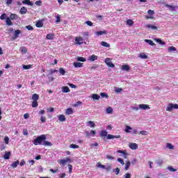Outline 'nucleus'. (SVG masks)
<instances>
[{
    "instance_id": "nucleus-17",
    "label": "nucleus",
    "mask_w": 178,
    "mask_h": 178,
    "mask_svg": "<svg viewBox=\"0 0 178 178\" xmlns=\"http://www.w3.org/2000/svg\"><path fill=\"white\" fill-rule=\"evenodd\" d=\"M122 70H124V72H129V70H130V66L124 65L122 66Z\"/></svg>"
},
{
    "instance_id": "nucleus-30",
    "label": "nucleus",
    "mask_w": 178,
    "mask_h": 178,
    "mask_svg": "<svg viewBox=\"0 0 178 178\" xmlns=\"http://www.w3.org/2000/svg\"><path fill=\"white\" fill-rule=\"evenodd\" d=\"M91 97H92V99H96V100H98V99H99V98H101V97L99 95H98L97 94H92Z\"/></svg>"
},
{
    "instance_id": "nucleus-28",
    "label": "nucleus",
    "mask_w": 178,
    "mask_h": 178,
    "mask_svg": "<svg viewBox=\"0 0 178 178\" xmlns=\"http://www.w3.org/2000/svg\"><path fill=\"white\" fill-rule=\"evenodd\" d=\"M58 120L60 122H65L66 120V118L63 115H58Z\"/></svg>"
},
{
    "instance_id": "nucleus-4",
    "label": "nucleus",
    "mask_w": 178,
    "mask_h": 178,
    "mask_svg": "<svg viewBox=\"0 0 178 178\" xmlns=\"http://www.w3.org/2000/svg\"><path fill=\"white\" fill-rule=\"evenodd\" d=\"M72 163V159L70 158L67 157L66 159H61L58 161V163L60 165H66V163Z\"/></svg>"
},
{
    "instance_id": "nucleus-13",
    "label": "nucleus",
    "mask_w": 178,
    "mask_h": 178,
    "mask_svg": "<svg viewBox=\"0 0 178 178\" xmlns=\"http://www.w3.org/2000/svg\"><path fill=\"white\" fill-rule=\"evenodd\" d=\"M22 3L24 5H29V6H33L34 5L30 0H24L22 1Z\"/></svg>"
},
{
    "instance_id": "nucleus-8",
    "label": "nucleus",
    "mask_w": 178,
    "mask_h": 178,
    "mask_svg": "<svg viewBox=\"0 0 178 178\" xmlns=\"http://www.w3.org/2000/svg\"><path fill=\"white\" fill-rule=\"evenodd\" d=\"M139 109H142L143 111H148L150 109L149 105L148 104H140Z\"/></svg>"
},
{
    "instance_id": "nucleus-27",
    "label": "nucleus",
    "mask_w": 178,
    "mask_h": 178,
    "mask_svg": "<svg viewBox=\"0 0 178 178\" xmlns=\"http://www.w3.org/2000/svg\"><path fill=\"white\" fill-rule=\"evenodd\" d=\"M65 113L67 115H72V113H73V108H67L66 111H65Z\"/></svg>"
},
{
    "instance_id": "nucleus-14",
    "label": "nucleus",
    "mask_w": 178,
    "mask_h": 178,
    "mask_svg": "<svg viewBox=\"0 0 178 178\" xmlns=\"http://www.w3.org/2000/svg\"><path fill=\"white\" fill-rule=\"evenodd\" d=\"M19 13L20 15H26V13H27V8H26L25 6L21 8Z\"/></svg>"
},
{
    "instance_id": "nucleus-18",
    "label": "nucleus",
    "mask_w": 178,
    "mask_h": 178,
    "mask_svg": "<svg viewBox=\"0 0 178 178\" xmlns=\"http://www.w3.org/2000/svg\"><path fill=\"white\" fill-rule=\"evenodd\" d=\"M10 154H11L10 152H6L4 154L3 159H6V160L10 159Z\"/></svg>"
},
{
    "instance_id": "nucleus-58",
    "label": "nucleus",
    "mask_w": 178,
    "mask_h": 178,
    "mask_svg": "<svg viewBox=\"0 0 178 178\" xmlns=\"http://www.w3.org/2000/svg\"><path fill=\"white\" fill-rule=\"evenodd\" d=\"M35 3V5H37L38 6H41V4L42 3V1L41 0L36 1Z\"/></svg>"
},
{
    "instance_id": "nucleus-56",
    "label": "nucleus",
    "mask_w": 178,
    "mask_h": 178,
    "mask_svg": "<svg viewBox=\"0 0 178 178\" xmlns=\"http://www.w3.org/2000/svg\"><path fill=\"white\" fill-rule=\"evenodd\" d=\"M97 168H101L102 169H105V165L101 164L100 163H98L97 164Z\"/></svg>"
},
{
    "instance_id": "nucleus-48",
    "label": "nucleus",
    "mask_w": 178,
    "mask_h": 178,
    "mask_svg": "<svg viewBox=\"0 0 178 178\" xmlns=\"http://www.w3.org/2000/svg\"><path fill=\"white\" fill-rule=\"evenodd\" d=\"M56 17V23H60V15H57Z\"/></svg>"
},
{
    "instance_id": "nucleus-16",
    "label": "nucleus",
    "mask_w": 178,
    "mask_h": 178,
    "mask_svg": "<svg viewBox=\"0 0 178 178\" xmlns=\"http://www.w3.org/2000/svg\"><path fill=\"white\" fill-rule=\"evenodd\" d=\"M39 99H40V95H38V94L35 93L32 95L33 101H38Z\"/></svg>"
},
{
    "instance_id": "nucleus-37",
    "label": "nucleus",
    "mask_w": 178,
    "mask_h": 178,
    "mask_svg": "<svg viewBox=\"0 0 178 178\" xmlns=\"http://www.w3.org/2000/svg\"><path fill=\"white\" fill-rule=\"evenodd\" d=\"M155 41H156L158 44H160V45H165V42L162 41V40L159 38L155 39Z\"/></svg>"
},
{
    "instance_id": "nucleus-63",
    "label": "nucleus",
    "mask_w": 178,
    "mask_h": 178,
    "mask_svg": "<svg viewBox=\"0 0 178 178\" xmlns=\"http://www.w3.org/2000/svg\"><path fill=\"white\" fill-rule=\"evenodd\" d=\"M79 105H81V102L79 101V102H76L74 104V106L76 108L77 106H79Z\"/></svg>"
},
{
    "instance_id": "nucleus-41",
    "label": "nucleus",
    "mask_w": 178,
    "mask_h": 178,
    "mask_svg": "<svg viewBox=\"0 0 178 178\" xmlns=\"http://www.w3.org/2000/svg\"><path fill=\"white\" fill-rule=\"evenodd\" d=\"M104 169L107 172H109V170H112V165H105V168Z\"/></svg>"
},
{
    "instance_id": "nucleus-26",
    "label": "nucleus",
    "mask_w": 178,
    "mask_h": 178,
    "mask_svg": "<svg viewBox=\"0 0 178 178\" xmlns=\"http://www.w3.org/2000/svg\"><path fill=\"white\" fill-rule=\"evenodd\" d=\"M130 130H133V128L129 125H127L124 130L125 133H131V131Z\"/></svg>"
},
{
    "instance_id": "nucleus-50",
    "label": "nucleus",
    "mask_w": 178,
    "mask_h": 178,
    "mask_svg": "<svg viewBox=\"0 0 178 178\" xmlns=\"http://www.w3.org/2000/svg\"><path fill=\"white\" fill-rule=\"evenodd\" d=\"M123 178H131V174L130 173H126L123 175Z\"/></svg>"
},
{
    "instance_id": "nucleus-19",
    "label": "nucleus",
    "mask_w": 178,
    "mask_h": 178,
    "mask_svg": "<svg viewBox=\"0 0 178 178\" xmlns=\"http://www.w3.org/2000/svg\"><path fill=\"white\" fill-rule=\"evenodd\" d=\"M47 40H53L55 38V35L54 33H49L46 36Z\"/></svg>"
},
{
    "instance_id": "nucleus-34",
    "label": "nucleus",
    "mask_w": 178,
    "mask_h": 178,
    "mask_svg": "<svg viewBox=\"0 0 178 178\" xmlns=\"http://www.w3.org/2000/svg\"><path fill=\"white\" fill-rule=\"evenodd\" d=\"M10 20H16L17 19V15L16 14H11L10 15Z\"/></svg>"
},
{
    "instance_id": "nucleus-5",
    "label": "nucleus",
    "mask_w": 178,
    "mask_h": 178,
    "mask_svg": "<svg viewBox=\"0 0 178 178\" xmlns=\"http://www.w3.org/2000/svg\"><path fill=\"white\" fill-rule=\"evenodd\" d=\"M85 134H86V137H94V136L97 134V132L94 130H91L90 131H86Z\"/></svg>"
},
{
    "instance_id": "nucleus-49",
    "label": "nucleus",
    "mask_w": 178,
    "mask_h": 178,
    "mask_svg": "<svg viewBox=\"0 0 178 178\" xmlns=\"http://www.w3.org/2000/svg\"><path fill=\"white\" fill-rule=\"evenodd\" d=\"M70 147L72 148L73 149H76V148H79V145H75V144H71Z\"/></svg>"
},
{
    "instance_id": "nucleus-20",
    "label": "nucleus",
    "mask_w": 178,
    "mask_h": 178,
    "mask_svg": "<svg viewBox=\"0 0 178 178\" xmlns=\"http://www.w3.org/2000/svg\"><path fill=\"white\" fill-rule=\"evenodd\" d=\"M138 56L140 59H148V56L145 53H140Z\"/></svg>"
},
{
    "instance_id": "nucleus-1",
    "label": "nucleus",
    "mask_w": 178,
    "mask_h": 178,
    "mask_svg": "<svg viewBox=\"0 0 178 178\" xmlns=\"http://www.w3.org/2000/svg\"><path fill=\"white\" fill-rule=\"evenodd\" d=\"M45 140H47V136L40 135L33 140V144L34 145H44L45 147H52V143L48 142Z\"/></svg>"
},
{
    "instance_id": "nucleus-54",
    "label": "nucleus",
    "mask_w": 178,
    "mask_h": 178,
    "mask_svg": "<svg viewBox=\"0 0 178 178\" xmlns=\"http://www.w3.org/2000/svg\"><path fill=\"white\" fill-rule=\"evenodd\" d=\"M21 52H22V54H26L27 53V49L26 47H22L21 48Z\"/></svg>"
},
{
    "instance_id": "nucleus-25",
    "label": "nucleus",
    "mask_w": 178,
    "mask_h": 178,
    "mask_svg": "<svg viewBox=\"0 0 178 178\" xmlns=\"http://www.w3.org/2000/svg\"><path fill=\"white\" fill-rule=\"evenodd\" d=\"M101 45L102 46V47H105V48H109L110 47H111V44H108V42H101Z\"/></svg>"
},
{
    "instance_id": "nucleus-51",
    "label": "nucleus",
    "mask_w": 178,
    "mask_h": 178,
    "mask_svg": "<svg viewBox=\"0 0 178 178\" xmlns=\"http://www.w3.org/2000/svg\"><path fill=\"white\" fill-rule=\"evenodd\" d=\"M123 91V89L122 88H115V92L119 93L122 92Z\"/></svg>"
},
{
    "instance_id": "nucleus-15",
    "label": "nucleus",
    "mask_w": 178,
    "mask_h": 178,
    "mask_svg": "<svg viewBox=\"0 0 178 178\" xmlns=\"http://www.w3.org/2000/svg\"><path fill=\"white\" fill-rule=\"evenodd\" d=\"M97 59H98V56L94 54L88 58V60H90V62H94V60H97Z\"/></svg>"
},
{
    "instance_id": "nucleus-52",
    "label": "nucleus",
    "mask_w": 178,
    "mask_h": 178,
    "mask_svg": "<svg viewBox=\"0 0 178 178\" xmlns=\"http://www.w3.org/2000/svg\"><path fill=\"white\" fill-rule=\"evenodd\" d=\"M139 134H141L142 136H147L148 134V132H147V131H140L139 132Z\"/></svg>"
},
{
    "instance_id": "nucleus-35",
    "label": "nucleus",
    "mask_w": 178,
    "mask_h": 178,
    "mask_svg": "<svg viewBox=\"0 0 178 178\" xmlns=\"http://www.w3.org/2000/svg\"><path fill=\"white\" fill-rule=\"evenodd\" d=\"M167 170H170V172H177V169L174 168L172 167V166H168V167L167 168Z\"/></svg>"
},
{
    "instance_id": "nucleus-45",
    "label": "nucleus",
    "mask_w": 178,
    "mask_h": 178,
    "mask_svg": "<svg viewBox=\"0 0 178 178\" xmlns=\"http://www.w3.org/2000/svg\"><path fill=\"white\" fill-rule=\"evenodd\" d=\"M7 17H8V15H6V14L5 13H3L1 16H0L1 20H5V19H6Z\"/></svg>"
},
{
    "instance_id": "nucleus-44",
    "label": "nucleus",
    "mask_w": 178,
    "mask_h": 178,
    "mask_svg": "<svg viewBox=\"0 0 178 178\" xmlns=\"http://www.w3.org/2000/svg\"><path fill=\"white\" fill-rule=\"evenodd\" d=\"M106 113H112V112H113V109L112 107H108L106 108Z\"/></svg>"
},
{
    "instance_id": "nucleus-53",
    "label": "nucleus",
    "mask_w": 178,
    "mask_h": 178,
    "mask_svg": "<svg viewBox=\"0 0 178 178\" xmlns=\"http://www.w3.org/2000/svg\"><path fill=\"white\" fill-rule=\"evenodd\" d=\"M118 162H119L120 163H121V165H124V161H123L122 159L118 158L117 159Z\"/></svg>"
},
{
    "instance_id": "nucleus-23",
    "label": "nucleus",
    "mask_w": 178,
    "mask_h": 178,
    "mask_svg": "<svg viewBox=\"0 0 178 178\" xmlns=\"http://www.w3.org/2000/svg\"><path fill=\"white\" fill-rule=\"evenodd\" d=\"M62 92H70V89L67 86L62 87Z\"/></svg>"
},
{
    "instance_id": "nucleus-64",
    "label": "nucleus",
    "mask_w": 178,
    "mask_h": 178,
    "mask_svg": "<svg viewBox=\"0 0 178 178\" xmlns=\"http://www.w3.org/2000/svg\"><path fill=\"white\" fill-rule=\"evenodd\" d=\"M10 20H12V19H10V17H7L6 18V23H12V21H10Z\"/></svg>"
},
{
    "instance_id": "nucleus-22",
    "label": "nucleus",
    "mask_w": 178,
    "mask_h": 178,
    "mask_svg": "<svg viewBox=\"0 0 178 178\" xmlns=\"http://www.w3.org/2000/svg\"><path fill=\"white\" fill-rule=\"evenodd\" d=\"M106 31H99L96 32V35H104V34H107Z\"/></svg>"
},
{
    "instance_id": "nucleus-57",
    "label": "nucleus",
    "mask_w": 178,
    "mask_h": 178,
    "mask_svg": "<svg viewBox=\"0 0 178 178\" xmlns=\"http://www.w3.org/2000/svg\"><path fill=\"white\" fill-rule=\"evenodd\" d=\"M106 157L107 159H110L111 161H113V159H115V157H113V156H111V155H106Z\"/></svg>"
},
{
    "instance_id": "nucleus-33",
    "label": "nucleus",
    "mask_w": 178,
    "mask_h": 178,
    "mask_svg": "<svg viewBox=\"0 0 178 178\" xmlns=\"http://www.w3.org/2000/svg\"><path fill=\"white\" fill-rule=\"evenodd\" d=\"M130 165H131V163L130 161H127L126 163H125V170H129V168H130Z\"/></svg>"
},
{
    "instance_id": "nucleus-59",
    "label": "nucleus",
    "mask_w": 178,
    "mask_h": 178,
    "mask_svg": "<svg viewBox=\"0 0 178 178\" xmlns=\"http://www.w3.org/2000/svg\"><path fill=\"white\" fill-rule=\"evenodd\" d=\"M156 163H157V165H158L159 166H161L162 164L163 163V161H162V160H159V161H156Z\"/></svg>"
},
{
    "instance_id": "nucleus-3",
    "label": "nucleus",
    "mask_w": 178,
    "mask_h": 178,
    "mask_svg": "<svg viewBox=\"0 0 178 178\" xmlns=\"http://www.w3.org/2000/svg\"><path fill=\"white\" fill-rule=\"evenodd\" d=\"M173 109H178V104H173L172 103H170L166 108L167 112H172Z\"/></svg>"
},
{
    "instance_id": "nucleus-60",
    "label": "nucleus",
    "mask_w": 178,
    "mask_h": 178,
    "mask_svg": "<svg viewBox=\"0 0 178 178\" xmlns=\"http://www.w3.org/2000/svg\"><path fill=\"white\" fill-rule=\"evenodd\" d=\"M26 29H27V30H29V31H32V30H33V26H31V25L26 26Z\"/></svg>"
},
{
    "instance_id": "nucleus-40",
    "label": "nucleus",
    "mask_w": 178,
    "mask_h": 178,
    "mask_svg": "<svg viewBox=\"0 0 178 178\" xmlns=\"http://www.w3.org/2000/svg\"><path fill=\"white\" fill-rule=\"evenodd\" d=\"M60 74H62V76H65L66 74V71L63 68H60L59 70Z\"/></svg>"
},
{
    "instance_id": "nucleus-42",
    "label": "nucleus",
    "mask_w": 178,
    "mask_h": 178,
    "mask_svg": "<svg viewBox=\"0 0 178 178\" xmlns=\"http://www.w3.org/2000/svg\"><path fill=\"white\" fill-rule=\"evenodd\" d=\"M76 60H78V62H86V58L83 57H77Z\"/></svg>"
},
{
    "instance_id": "nucleus-32",
    "label": "nucleus",
    "mask_w": 178,
    "mask_h": 178,
    "mask_svg": "<svg viewBox=\"0 0 178 178\" xmlns=\"http://www.w3.org/2000/svg\"><path fill=\"white\" fill-rule=\"evenodd\" d=\"M37 106H38V102L35 100H33L32 108H37Z\"/></svg>"
},
{
    "instance_id": "nucleus-9",
    "label": "nucleus",
    "mask_w": 178,
    "mask_h": 178,
    "mask_svg": "<svg viewBox=\"0 0 178 178\" xmlns=\"http://www.w3.org/2000/svg\"><path fill=\"white\" fill-rule=\"evenodd\" d=\"M145 27L147 30H158V27L153 24H147Z\"/></svg>"
},
{
    "instance_id": "nucleus-36",
    "label": "nucleus",
    "mask_w": 178,
    "mask_h": 178,
    "mask_svg": "<svg viewBox=\"0 0 178 178\" xmlns=\"http://www.w3.org/2000/svg\"><path fill=\"white\" fill-rule=\"evenodd\" d=\"M22 67L24 70H29V69H31V65H23Z\"/></svg>"
},
{
    "instance_id": "nucleus-61",
    "label": "nucleus",
    "mask_w": 178,
    "mask_h": 178,
    "mask_svg": "<svg viewBox=\"0 0 178 178\" xmlns=\"http://www.w3.org/2000/svg\"><path fill=\"white\" fill-rule=\"evenodd\" d=\"M4 143H6V144H9V137L6 136L4 138Z\"/></svg>"
},
{
    "instance_id": "nucleus-43",
    "label": "nucleus",
    "mask_w": 178,
    "mask_h": 178,
    "mask_svg": "<svg viewBox=\"0 0 178 178\" xmlns=\"http://www.w3.org/2000/svg\"><path fill=\"white\" fill-rule=\"evenodd\" d=\"M100 95H101L102 98H109V96L108 95V94H106L105 92H101Z\"/></svg>"
},
{
    "instance_id": "nucleus-6",
    "label": "nucleus",
    "mask_w": 178,
    "mask_h": 178,
    "mask_svg": "<svg viewBox=\"0 0 178 178\" xmlns=\"http://www.w3.org/2000/svg\"><path fill=\"white\" fill-rule=\"evenodd\" d=\"M105 63H106V65H107V66H108L109 67H112V68L115 67V64H113V63H112V61H111V58H106L105 59Z\"/></svg>"
},
{
    "instance_id": "nucleus-12",
    "label": "nucleus",
    "mask_w": 178,
    "mask_h": 178,
    "mask_svg": "<svg viewBox=\"0 0 178 178\" xmlns=\"http://www.w3.org/2000/svg\"><path fill=\"white\" fill-rule=\"evenodd\" d=\"M86 126L91 128L95 127V122L94 121H88L86 122Z\"/></svg>"
},
{
    "instance_id": "nucleus-24",
    "label": "nucleus",
    "mask_w": 178,
    "mask_h": 178,
    "mask_svg": "<svg viewBox=\"0 0 178 178\" xmlns=\"http://www.w3.org/2000/svg\"><path fill=\"white\" fill-rule=\"evenodd\" d=\"M19 163H20V162L19 161V160H17V161H15L11 164V167H13V169H15V168H17Z\"/></svg>"
},
{
    "instance_id": "nucleus-38",
    "label": "nucleus",
    "mask_w": 178,
    "mask_h": 178,
    "mask_svg": "<svg viewBox=\"0 0 178 178\" xmlns=\"http://www.w3.org/2000/svg\"><path fill=\"white\" fill-rule=\"evenodd\" d=\"M131 108L133 109V111H138V109H140V106H137V104H135L134 106H131Z\"/></svg>"
},
{
    "instance_id": "nucleus-31",
    "label": "nucleus",
    "mask_w": 178,
    "mask_h": 178,
    "mask_svg": "<svg viewBox=\"0 0 178 178\" xmlns=\"http://www.w3.org/2000/svg\"><path fill=\"white\" fill-rule=\"evenodd\" d=\"M74 67H82L83 63L76 62V63H74Z\"/></svg>"
},
{
    "instance_id": "nucleus-62",
    "label": "nucleus",
    "mask_w": 178,
    "mask_h": 178,
    "mask_svg": "<svg viewBox=\"0 0 178 178\" xmlns=\"http://www.w3.org/2000/svg\"><path fill=\"white\" fill-rule=\"evenodd\" d=\"M35 26H36V27L40 28L44 26V24L43 23H36Z\"/></svg>"
},
{
    "instance_id": "nucleus-11",
    "label": "nucleus",
    "mask_w": 178,
    "mask_h": 178,
    "mask_svg": "<svg viewBox=\"0 0 178 178\" xmlns=\"http://www.w3.org/2000/svg\"><path fill=\"white\" fill-rule=\"evenodd\" d=\"M129 148H131V149H138V145H137V143H129Z\"/></svg>"
},
{
    "instance_id": "nucleus-29",
    "label": "nucleus",
    "mask_w": 178,
    "mask_h": 178,
    "mask_svg": "<svg viewBox=\"0 0 178 178\" xmlns=\"http://www.w3.org/2000/svg\"><path fill=\"white\" fill-rule=\"evenodd\" d=\"M166 148H168V149H175V146L172 145L171 143H166Z\"/></svg>"
},
{
    "instance_id": "nucleus-46",
    "label": "nucleus",
    "mask_w": 178,
    "mask_h": 178,
    "mask_svg": "<svg viewBox=\"0 0 178 178\" xmlns=\"http://www.w3.org/2000/svg\"><path fill=\"white\" fill-rule=\"evenodd\" d=\"M113 172H115V175H118L119 173H120V169L119 168H117L115 169H113Z\"/></svg>"
},
{
    "instance_id": "nucleus-7",
    "label": "nucleus",
    "mask_w": 178,
    "mask_h": 178,
    "mask_svg": "<svg viewBox=\"0 0 178 178\" xmlns=\"http://www.w3.org/2000/svg\"><path fill=\"white\" fill-rule=\"evenodd\" d=\"M75 42L77 45H81V44H83L84 42V39L82 37H76Z\"/></svg>"
},
{
    "instance_id": "nucleus-39",
    "label": "nucleus",
    "mask_w": 178,
    "mask_h": 178,
    "mask_svg": "<svg viewBox=\"0 0 178 178\" xmlns=\"http://www.w3.org/2000/svg\"><path fill=\"white\" fill-rule=\"evenodd\" d=\"M175 51H177L176 47L173 46L168 47V52H175Z\"/></svg>"
},
{
    "instance_id": "nucleus-2",
    "label": "nucleus",
    "mask_w": 178,
    "mask_h": 178,
    "mask_svg": "<svg viewBox=\"0 0 178 178\" xmlns=\"http://www.w3.org/2000/svg\"><path fill=\"white\" fill-rule=\"evenodd\" d=\"M100 137H107V140H112L113 138H120V135H111L108 134V131L106 130L101 131L99 134Z\"/></svg>"
},
{
    "instance_id": "nucleus-55",
    "label": "nucleus",
    "mask_w": 178,
    "mask_h": 178,
    "mask_svg": "<svg viewBox=\"0 0 178 178\" xmlns=\"http://www.w3.org/2000/svg\"><path fill=\"white\" fill-rule=\"evenodd\" d=\"M147 13H148V15H149L150 16H152V15H155V12H154V10H149L147 11Z\"/></svg>"
},
{
    "instance_id": "nucleus-21",
    "label": "nucleus",
    "mask_w": 178,
    "mask_h": 178,
    "mask_svg": "<svg viewBox=\"0 0 178 178\" xmlns=\"http://www.w3.org/2000/svg\"><path fill=\"white\" fill-rule=\"evenodd\" d=\"M145 42H147V44H149V45H151L152 47H154L155 45V43H154V41L152 40L145 39Z\"/></svg>"
},
{
    "instance_id": "nucleus-47",
    "label": "nucleus",
    "mask_w": 178,
    "mask_h": 178,
    "mask_svg": "<svg viewBox=\"0 0 178 178\" xmlns=\"http://www.w3.org/2000/svg\"><path fill=\"white\" fill-rule=\"evenodd\" d=\"M40 122H42V123H45L47 122V118L42 115L40 117Z\"/></svg>"
},
{
    "instance_id": "nucleus-10",
    "label": "nucleus",
    "mask_w": 178,
    "mask_h": 178,
    "mask_svg": "<svg viewBox=\"0 0 178 178\" xmlns=\"http://www.w3.org/2000/svg\"><path fill=\"white\" fill-rule=\"evenodd\" d=\"M19 34H22V31H20L19 29L15 30L14 33H13V38H14V40H16V38H18Z\"/></svg>"
}]
</instances>
